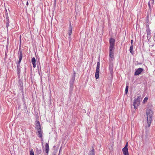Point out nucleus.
Returning <instances> with one entry per match:
<instances>
[{
    "instance_id": "7",
    "label": "nucleus",
    "mask_w": 155,
    "mask_h": 155,
    "mask_svg": "<svg viewBox=\"0 0 155 155\" xmlns=\"http://www.w3.org/2000/svg\"><path fill=\"white\" fill-rule=\"evenodd\" d=\"M109 49H114V39L112 38H110L109 40Z\"/></svg>"
},
{
    "instance_id": "24",
    "label": "nucleus",
    "mask_w": 155,
    "mask_h": 155,
    "mask_svg": "<svg viewBox=\"0 0 155 155\" xmlns=\"http://www.w3.org/2000/svg\"><path fill=\"white\" fill-rule=\"evenodd\" d=\"M30 155H34V153L33 150H31L30 152Z\"/></svg>"
},
{
    "instance_id": "14",
    "label": "nucleus",
    "mask_w": 155,
    "mask_h": 155,
    "mask_svg": "<svg viewBox=\"0 0 155 155\" xmlns=\"http://www.w3.org/2000/svg\"><path fill=\"white\" fill-rule=\"evenodd\" d=\"M37 130V135L38 137L40 138H42V131L41 130V129Z\"/></svg>"
},
{
    "instance_id": "29",
    "label": "nucleus",
    "mask_w": 155,
    "mask_h": 155,
    "mask_svg": "<svg viewBox=\"0 0 155 155\" xmlns=\"http://www.w3.org/2000/svg\"><path fill=\"white\" fill-rule=\"evenodd\" d=\"M28 5V2H27V3H26V5Z\"/></svg>"
},
{
    "instance_id": "2",
    "label": "nucleus",
    "mask_w": 155,
    "mask_h": 155,
    "mask_svg": "<svg viewBox=\"0 0 155 155\" xmlns=\"http://www.w3.org/2000/svg\"><path fill=\"white\" fill-rule=\"evenodd\" d=\"M75 72L74 71L73 75H72V78L69 82L70 84V91H72L74 88V83L75 80Z\"/></svg>"
},
{
    "instance_id": "13",
    "label": "nucleus",
    "mask_w": 155,
    "mask_h": 155,
    "mask_svg": "<svg viewBox=\"0 0 155 155\" xmlns=\"http://www.w3.org/2000/svg\"><path fill=\"white\" fill-rule=\"evenodd\" d=\"M18 86L20 90H22L23 89V84L22 81L19 80L18 82Z\"/></svg>"
},
{
    "instance_id": "4",
    "label": "nucleus",
    "mask_w": 155,
    "mask_h": 155,
    "mask_svg": "<svg viewBox=\"0 0 155 155\" xmlns=\"http://www.w3.org/2000/svg\"><path fill=\"white\" fill-rule=\"evenodd\" d=\"M5 19L4 20V22L5 24L6 27L7 31L8 30V27L9 26V19L8 15V13L7 12L5 14Z\"/></svg>"
},
{
    "instance_id": "33",
    "label": "nucleus",
    "mask_w": 155,
    "mask_h": 155,
    "mask_svg": "<svg viewBox=\"0 0 155 155\" xmlns=\"http://www.w3.org/2000/svg\"><path fill=\"white\" fill-rule=\"evenodd\" d=\"M54 3H55V0Z\"/></svg>"
},
{
    "instance_id": "3",
    "label": "nucleus",
    "mask_w": 155,
    "mask_h": 155,
    "mask_svg": "<svg viewBox=\"0 0 155 155\" xmlns=\"http://www.w3.org/2000/svg\"><path fill=\"white\" fill-rule=\"evenodd\" d=\"M141 96H138L137 98H135L134 100L133 105L135 109L137 108V107L140 104Z\"/></svg>"
},
{
    "instance_id": "28",
    "label": "nucleus",
    "mask_w": 155,
    "mask_h": 155,
    "mask_svg": "<svg viewBox=\"0 0 155 155\" xmlns=\"http://www.w3.org/2000/svg\"><path fill=\"white\" fill-rule=\"evenodd\" d=\"M133 42V40H131V42H130V43H131V44L132 45Z\"/></svg>"
},
{
    "instance_id": "1",
    "label": "nucleus",
    "mask_w": 155,
    "mask_h": 155,
    "mask_svg": "<svg viewBox=\"0 0 155 155\" xmlns=\"http://www.w3.org/2000/svg\"><path fill=\"white\" fill-rule=\"evenodd\" d=\"M146 113L147 119V125L146 126V130H148L150 126L152 120L153 112L151 108L148 107L147 109Z\"/></svg>"
},
{
    "instance_id": "21",
    "label": "nucleus",
    "mask_w": 155,
    "mask_h": 155,
    "mask_svg": "<svg viewBox=\"0 0 155 155\" xmlns=\"http://www.w3.org/2000/svg\"><path fill=\"white\" fill-rule=\"evenodd\" d=\"M133 47H134V46H133V45H131L130 47L129 51H130V52L131 53H132L133 52Z\"/></svg>"
},
{
    "instance_id": "34",
    "label": "nucleus",
    "mask_w": 155,
    "mask_h": 155,
    "mask_svg": "<svg viewBox=\"0 0 155 155\" xmlns=\"http://www.w3.org/2000/svg\"><path fill=\"white\" fill-rule=\"evenodd\" d=\"M55 155V154H54V155Z\"/></svg>"
},
{
    "instance_id": "26",
    "label": "nucleus",
    "mask_w": 155,
    "mask_h": 155,
    "mask_svg": "<svg viewBox=\"0 0 155 155\" xmlns=\"http://www.w3.org/2000/svg\"><path fill=\"white\" fill-rule=\"evenodd\" d=\"M148 5L150 8V1H149L148 3Z\"/></svg>"
},
{
    "instance_id": "18",
    "label": "nucleus",
    "mask_w": 155,
    "mask_h": 155,
    "mask_svg": "<svg viewBox=\"0 0 155 155\" xmlns=\"http://www.w3.org/2000/svg\"><path fill=\"white\" fill-rule=\"evenodd\" d=\"M89 155H95L94 149L93 147H92L91 151H90Z\"/></svg>"
},
{
    "instance_id": "11",
    "label": "nucleus",
    "mask_w": 155,
    "mask_h": 155,
    "mask_svg": "<svg viewBox=\"0 0 155 155\" xmlns=\"http://www.w3.org/2000/svg\"><path fill=\"white\" fill-rule=\"evenodd\" d=\"M109 70L111 74L113 72V62L109 61Z\"/></svg>"
},
{
    "instance_id": "31",
    "label": "nucleus",
    "mask_w": 155,
    "mask_h": 155,
    "mask_svg": "<svg viewBox=\"0 0 155 155\" xmlns=\"http://www.w3.org/2000/svg\"><path fill=\"white\" fill-rule=\"evenodd\" d=\"M26 69V68H25V70Z\"/></svg>"
},
{
    "instance_id": "22",
    "label": "nucleus",
    "mask_w": 155,
    "mask_h": 155,
    "mask_svg": "<svg viewBox=\"0 0 155 155\" xmlns=\"http://www.w3.org/2000/svg\"><path fill=\"white\" fill-rule=\"evenodd\" d=\"M129 86L128 85H127L125 89V93L127 94V93L128 90Z\"/></svg>"
},
{
    "instance_id": "8",
    "label": "nucleus",
    "mask_w": 155,
    "mask_h": 155,
    "mask_svg": "<svg viewBox=\"0 0 155 155\" xmlns=\"http://www.w3.org/2000/svg\"><path fill=\"white\" fill-rule=\"evenodd\" d=\"M128 143L127 142L125 147L122 149V151L124 155H129L127 148Z\"/></svg>"
},
{
    "instance_id": "32",
    "label": "nucleus",
    "mask_w": 155,
    "mask_h": 155,
    "mask_svg": "<svg viewBox=\"0 0 155 155\" xmlns=\"http://www.w3.org/2000/svg\"><path fill=\"white\" fill-rule=\"evenodd\" d=\"M23 100H24V97H23Z\"/></svg>"
},
{
    "instance_id": "12",
    "label": "nucleus",
    "mask_w": 155,
    "mask_h": 155,
    "mask_svg": "<svg viewBox=\"0 0 155 155\" xmlns=\"http://www.w3.org/2000/svg\"><path fill=\"white\" fill-rule=\"evenodd\" d=\"M35 129L36 130H40L41 129L40 123L39 121H36L35 122Z\"/></svg>"
},
{
    "instance_id": "10",
    "label": "nucleus",
    "mask_w": 155,
    "mask_h": 155,
    "mask_svg": "<svg viewBox=\"0 0 155 155\" xmlns=\"http://www.w3.org/2000/svg\"><path fill=\"white\" fill-rule=\"evenodd\" d=\"M143 70V69L142 68H139L137 69L134 72V75L137 76L139 75L141 72H142Z\"/></svg>"
},
{
    "instance_id": "25",
    "label": "nucleus",
    "mask_w": 155,
    "mask_h": 155,
    "mask_svg": "<svg viewBox=\"0 0 155 155\" xmlns=\"http://www.w3.org/2000/svg\"><path fill=\"white\" fill-rule=\"evenodd\" d=\"M148 100V98L147 97H146L144 99L143 102L144 103L145 102L147 101V100Z\"/></svg>"
},
{
    "instance_id": "9",
    "label": "nucleus",
    "mask_w": 155,
    "mask_h": 155,
    "mask_svg": "<svg viewBox=\"0 0 155 155\" xmlns=\"http://www.w3.org/2000/svg\"><path fill=\"white\" fill-rule=\"evenodd\" d=\"M19 57L18 61L17 62V66H20V64L22 58V51H19Z\"/></svg>"
},
{
    "instance_id": "19",
    "label": "nucleus",
    "mask_w": 155,
    "mask_h": 155,
    "mask_svg": "<svg viewBox=\"0 0 155 155\" xmlns=\"http://www.w3.org/2000/svg\"><path fill=\"white\" fill-rule=\"evenodd\" d=\"M41 149L40 147H39V148H37L36 152L37 154H40L41 153Z\"/></svg>"
},
{
    "instance_id": "16",
    "label": "nucleus",
    "mask_w": 155,
    "mask_h": 155,
    "mask_svg": "<svg viewBox=\"0 0 155 155\" xmlns=\"http://www.w3.org/2000/svg\"><path fill=\"white\" fill-rule=\"evenodd\" d=\"M45 152L46 153L48 154L49 151V145L48 143H47L45 144Z\"/></svg>"
},
{
    "instance_id": "23",
    "label": "nucleus",
    "mask_w": 155,
    "mask_h": 155,
    "mask_svg": "<svg viewBox=\"0 0 155 155\" xmlns=\"http://www.w3.org/2000/svg\"><path fill=\"white\" fill-rule=\"evenodd\" d=\"M31 63H36V60L35 58L33 57L31 59Z\"/></svg>"
},
{
    "instance_id": "27",
    "label": "nucleus",
    "mask_w": 155,
    "mask_h": 155,
    "mask_svg": "<svg viewBox=\"0 0 155 155\" xmlns=\"http://www.w3.org/2000/svg\"><path fill=\"white\" fill-rule=\"evenodd\" d=\"M32 64L33 65V67L35 68L36 67V64H35V63H32Z\"/></svg>"
},
{
    "instance_id": "5",
    "label": "nucleus",
    "mask_w": 155,
    "mask_h": 155,
    "mask_svg": "<svg viewBox=\"0 0 155 155\" xmlns=\"http://www.w3.org/2000/svg\"><path fill=\"white\" fill-rule=\"evenodd\" d=\"M100 61H98L97 63V66L95 74V78L96 79L98 78L99 74Z\"/></svg>"
},
{
    "instance_id": "15",
    "label": "nucleus",
    "mask_w": 155,
    "mask_h": 155,
    "mask_svg": "<svg viewBox=\"0 0 155 155\" xmlns=\"http://www.w3.org/2000/svg\"><path fill=\"white\" fill-rule=\"evenodd\" d=\"M72 30V27L71 25V23L70 22L69 27L68 29V35L69 36H71V35Z\"/></svg>"
},
{
    "instance_id": "30",
    "label": "nucleus",
    "mask_w": 155,
    "mask_h": 155,
    "mask_svg": "<svg viewBox=\"0 0 155 155\" xmlns=\"http://www.w3.org/2000/svg\"><path fill=\"white\" fill-rule=\"evenodd\" d=\"M152 3H153L154 2V0H152Z\"/></svg>"
},
{
    "instance_id": "6",
    "label": "nucleus",
    "mask_w": 155,
    "mask_h": 155,
    "mask_svg": "<svg viewBox=\"0 0 155 155\" xmlns=\"http://www.w3.org/2000/svg\"><path fill=\"white\" fill-rule=\"evenodd\" d=\"M114 49H109V61L113 62L114 53L113 51Z\"/></svg>"
},
{
    "instance_id": "20",
    "label": "nucleus",
    "mask_w": 155,
    "mask_h": 155,
    "mask_svg": "<svg viewBox=\"0 0 155 155\" xmlns=\"http://www.w3.org/2000/svg\"><path fill=\"white\" fill-rule=\"evenodd\" d=\"M17 74H19L20 73V71H21L20 66H17Z\"/></svg>"
},
{
    "instance_id": "17",
    "label": "nucleus",
    "mask_w": 155,
    "mask_h": 155,
    "mask_svg": "<svg viewBox=\"0 0 155 155\" xmlns=\"http://www.w3.org/2000/svg\"><path fill=\"white\" fill-rule=\"evenodd\" d=\"M147 38H150V32L149 29H147L146 30Z\"/></svg>"
}]
</instances>
